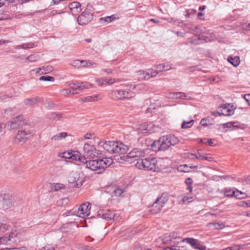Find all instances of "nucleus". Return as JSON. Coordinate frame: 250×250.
<instances>
[{
    "label": "nucleus",
    "instance_id": "nucleus-1",
    "mask_svg": "<svg viewBox=\"0 0 250 250\" xmlns=\"http://www.w3.org/2000/svg\"><path fill=\"white\" fill-rule=\"evenodd\" d=\"M121 86L126 87L125 89H119L112 90L110 93V97L114 100H130L135 97L136 94L132 91L136 88H142L143 85L141 84H133L131 83H125L121 84Z\"/></svg>",
    "mask_w": 250,
    "mask_h": 250
},
{
    "label": "nucleus",
    "instance_id": "nucleus-2",
    "mask_svg": "<svg viewBox=\"0 0 250 250\" xmlns=\"http://www.w3.org/2000/svg\"><path fill=\"white\" fill-rule=\"evenodd\" d=\"M81 163L86 165V167L92 171H97V173H102L105 168L109 167L113 163L112 159L110 157L101 159L86 160L85 158H81Z\"/></svg>",
    "mask_w": 250,
    "mask_h": 250
},
{
    "label": "nucleus",
    "instance_id": "nucleus-3",
    "mask_svg": "<svg viewBox=\"0 0 250 250\" xmlns=\"http://www.w3.org/2000/svg\"><path fill=\"white\" fill-rule=\"evenodd\" d=\"M98 145L109 153L119 154H125L128 149L127 146L121 142L113 141L105 142L101 141L98 142Z\"/></svg>",
    "mask_w": 250,
    "mask_h": 250
},
{
    "label": "nucleus",
    "instance_id": "nucleus-4",
    "mask_svg": "<svg viewBox=\"0 0 250 250\" xmlns=\"http://www.w3.org/2000/svg\"><path fill=\"white\" fill-rule=\"evenodd\" d=\"M135 160L136 161L135 166L139 169L152 171H156L159 170L157 160L155 158L137 159Z\"/></svg>",
    "mask_w": 250,
    "mask_h": 250
},
{
    "label": "nucleus",
    "instance_id": "nucleus-5",
    "mask_svg": "<svg viewBox=\"0 0 250 250\" xmlns=\"http://www.w3.org/2000/svg\"><path fill=\"white\" fill-rule=\"evenodd\" d=\"M83 156L81 157L86 159L94 158L101 154L100 151L96 149L94 145L89 142L85 143L83 146Z\"/></svg>",
    "mask_w": 250,
    "mask_h": 250
},
{
    "label": "nucleus",
    "instance_id": "nucleus-6",
    "mask_svg": "<svg viewBox=\"0 0 250 250\" xmlns=\"http://www.w3.org/2000/svg\"><path fill=\"white\" fill-rule=\"evenodd\" d=\"M158 74V71L153 69L139 70L136 72V76L140 81L147 80L151 78L155 77Z\"/></svg>",
    "mask_w": 250,
    "mask_h": 250
},
{
    "label": "nucleus",
    "instance_id": "nucleus-7",
    "mask_svg": "<svg viewBox=\"0 0 250 250\" xmlns=\"http://www.w3.org/2000/svg\"><path fill=\"white\" fill-rule=\"evenodd\" d=\"M157 127L152 123H143L140 124L137 127L139 134H142L144 135L147 134H151L156 131Z\"/></svg>",
    "mask_w": 250,
    "mask_h": 250
},
{
    "label": "nucleus",
    "instance_id": "nucleus-8",
    "mask_svg": "<svg viewBox=\"0 0 250 250\" xmlns=\"http://www.w3.org/2000/svg\"><path fill=\"white\" fill-rule=\"evenodd\" d=\"M32 133L28 129L19 130L15 139L16 143L21 145L23 144L31 136Z\"/></svg>",
    "mask_w": 250,
    "mask_h": 250
},
{
    "label": "nucleus",
    "instance_id": "nucleus-9",
    "mask_svg": "<svg viewBox=\"0 0 250 250\" xmlns=\"http://www.w3.org/2000/svg\"><path fill=\"white\" fill-rule=\"evenodd\" d=\"M93 19V15L90 9L86 8L78 18V22L80 25L86 24Z\"/></svg>",
    "mask_w": 250,
    "mask_h": 250
},
{
    "label": "nucleus",
    "instance_id": "nucleus-10",
    "mask_svg": "<svg viewBox=\"0 0 250 250\" xmlns=\"http://www.w3.org/2000/svg\"><path fill=\"white\" fill-rule=\"evenodd\" d=\"M98 215L106 220H117L120 218L118 212L111 210L100 211Z\"/></svg>",
    "mask_w": 250,
    "mask_h": 250
},
{
    "label": "nucleus",
    "instance_id": "nucleus-11",
    "mask_svg": "<svg viewBox=\"0 0 250 250\" xmlns=\"http://www.w3.org/2000/svg\"><path fill=\"white\" fill-rule=\"evenodd\" d=\"M81 173L79 172H73L69 175L68 178V182L72 184V188H80L82 185L80 181Z\"/></svg>",
    "mask_w": 250,
    "mask_h": 250
},
{
    "label": "nucleus",
    "instance_id": "nucleus-12",
    "mask_svg": "<svg viewBox=\"0 0 250 250\" xmlns=\"http://www.w3.org/2000/svg\"><path fill=\"white\" fill-rule=\"evenodd\" d=\"M91 204L89 202L82 204L79 208L77 216L84 218L87 217L90 213Z\"/></svg>",
    "mask_w": 250,
    "mask_h": 250
},
{
    "label": "nucleus",
    "instance_id": "nucleus-13",
    "mask_svg": "<svg viewBox=\"0 0 250 250\" xmlns=\"http://www.w3.org/2000/svg\"><path fill=\"white\" fill-rule=\"evenodd\" d=\"M0 197L2 199V208L4 209H7L12 206L14 203V198L11 194H1Z\"/></svg>",
    "mask_w": 250,
    "mask_h": 250
},
{
    "label": "nucleus",
    "instance_id": "nucleus-14",
    "mask_svg": "<svg viewBox=\"0 0 250 250\" xmlns=\"http://www.w3.org/2000/svg\"><path fill=\"white\" fill-rule=\"evenodd\" d=\"M23 118L21 116H18L13 118L9 122H7V125L11 130L17 129L23 124Z\"/></svg>",
    "mask_w": 250,
    "mask_h": 250
},
{
    "label": "nucleus",
    "instance_id": "nucleus-15",
    "mask_svg": "<svg viewBox=\"0 0 250 250\" xmlns=\"http://www.w3.org/2000/svg\"><path fill=\"white\" fill-rule=\"evenodd\" d=\"M166 201L163 197H160L153 204L150 211L152 214H156L160 212L162 208L164 207Z\"/></svg>",
    "mask_w": 250,
    "mask_h": 250
},
{
    "label": "nucleus",
    "instance_id": "nucleus-16",
    "mask_svg": "<svg viewBox=\"0 0 250 250\" xmlns=\"http://www.w3.org/2000/svg\"><path fill=\"white\" fill-rule=\"evenodd\" d=\"M63 157L66 159H70L81 162V155L77 151L65 152L63 154Z\"/></svg>",
    "mask_w": 250,
    "mask_h": 250
},
{
    "label": "nucleus",
    "instance_id": "nucleus-17",
    "mask_svg": "<svg viewBox=\"0 0 250 250\" xmlns=\"http://www.w3.org/2000/svg\"><path fill=\"white\" fill-rule=\"evenodd\" d=\"M101 99V96L100 94H97L82 98L80 101L82 103H89L96 102Z\"/></svg>",
    "mask_w": 250,
    "mask_h": 250
},
{
    "label": "nucleus",
    "instance_id": "nucleus-18",
    "mask_svg": "<svg viewBox=\"0 0 250 250\" xmlns=\"http://www.w3.org/2000/svg\"><path fill=\"white\" fill-rule=\"evenodd\" d=\"M144 155V152L143 151L138 150L137 148H134L126 155V157L127 158H137L136 159H137Z\"/></svg>",
    "mask_w": 250,
    "mask_h": 250
},
{
    "label": "nucleus",
    "instance_id": "nucleus-19",
    "mask_svg": "<svg viewBox=\"0 0 250 250\" xmlns=\"http://www.w3.org/2000/svg\"><path fill=\"white\" fill-rule=\"evenodd\" d=\"M222 110L221 112L219 113L220 114L224 116H230L233 115L234 113V110L232 109V106H229V104H225L222 106Z\"/></svg>",
    "mask_w": 250,
    "mask_h": 250
},
{
    "label": "nucleus",
    "instance_id": "nucleus-20",
    "mask_svg": "<svg viewBox=\"0 0 250 250\" xmlns=\"http://www.w3.org/2000/svg\"><path fill=\"white\" fill-rule=\"evenodd\" d=\"M155 67L156 68V70H158L159 73L171 69L172 68V64L168 62H165L163 64L157 65Z\"/></svg>",
    "mask_w": 250,
    "mask_h": 250
},
{
    "label": "nucleus",
    "instance_id": "nucleus-21",
    "mask_svg": "<svg viewBox=\"0 0 250 250\" xmlns=\"http://www.w3.org/2000/svg\"><path fill=\"white\" fill-rule=\"evenodd\" d=\"M17 233L12 232L8 237L4 236L0 237V244L1 245H8L9 242L11 241V239L15 237H16Z\"/></svg>",
    "mask_w": 250,
    "mask_h": 250
},
{
    "label": "nucleus",
    "instance_id": "nucleus-22",
    "mask_svg": "<svg viewBox=\"0 0 250 250\" xmlns=\"http://www.w3.org/2000/svg\"><path fill=\"white\" fill-rule=\"evenodd\" d=\"M172 244H177L182 241L183 239L180 236V235L175 232L169 233Z\"/></svg>",
    "mask_w": 250,
    "mask_h": 250
},
{
    "label": "nucleus",
    "instance_id": "nucleus-23",
    "mask_svg": "<svg viewBox=\"0 0 250 250\" xmlns=\"http://www.w3.org/2000/svg\"><path fill=\"white\" fill-rule=\"evenodd\" d=\"M74 85H76L77 86V88H79L80 90L84 89H89L93 86V84L87 82L75 83Z\"/></svg>",
    "mask_w": 250,
    "mask_h": 250
},
{
    "label": "nucleus",
    "instance_id": "nucleus-24",
    "mask_svg": "<svg viewBox=\"0 0 250 250\" xmlns=\"http://www.w3.org/2000/svg\"><path fill=\"white\" fill-rule=\"evenodd\" d=\"M69 7L73 13H77L81 10V4L77 1H74L69 4Z\"/></svg>",
    "mask_w": 250,
    "mask_h": 250
},
{
    "label": "nucleus",
    "instance_id": "nucleus-25",
    "mask_svg": "<svg viewBox=\"0 0 250 250\" xmlns=\"http://www.w3.org/2000/svg\"><path fill=\"white\" fill-rule=\"evenodd\" d=\"M52 189H54L55 191H66L67 190V187L63 184L61 183H55L53 184L52 185Z\"/></svg>",
    "mask_w": 250,
    "mask_h": 250
},
{
    "label": "nucleus",
    "instance_id": "nucleus-26",
    "mask_svg": "<svg viewBox=\"0 0 250 250\" xmlns=\"http://www.w3.org/2000/svg\"><path fill=\"white\" fill-rule=\"evenodd\" d=\"M160 141L161 143L163 150L167 149L170 146L167 135L163 136L160 138Z\"/></svg>",
    "mask_w": 250,
    "mask_h": 250
},
{
    "label": "nucleus",
    "instance_id": "nucleus-27",
    "mask_svg": "<svg viewBox=\"0 0 250 250\" xmlns=\"http://www.w3.org/2000/svg\"><path fill=\"white\" fill-rule=\"evenodd\" d=\"M151 146L152 149L154 151L163 150L161 143L160 141V139L158 140L154 141L151 144Z\"/></svg>",
    "mask_w": 250,
    "mask_h": 250
},
{
    "label": "nucleus",
    "instance_id": "nucleus-28",
    "mask_svg": "<svg viewBox=\"0 0 250 250\" xmlns=\"http://www.w3.org/2000/svg\"><path fill=\"white\" fill-rule=\"evenodd\" d=\"M237 27L244 30L250 31V21L248 22L243 20L240 22V24L237 25Z\"/></svg>",
    "mask_w": 250,
    "mask_h": 250
},
{
    "label": "nucleus",
    "instance_id": "nucleus-29",
    "mask_svg": "<svg viewBox=\"0 0 250 250\" xmlns=\"http://www.w3.org/2000/svg\"><path fill=\"white\" fill-rule=\"evenodd\" d=\"M167 137L170 146L177 144L179 142V138L174 135H167Z\"/></svg>",
    "mask_w": 250,
    "mask_h": 250
},
{
    "label": "nucleus",
    "instance_id": "nucleus-30",
    "mask_svg": "<svg viewBox=\"0 0 250 250\" xmlns=\"http://www.w3.org/2000/svg\"><path fill=\"white\" fill-rule=\"evenodd\" d=\"M67 134L66 132H61L58 133L53 136L51 140L52 141H59L62 140V139L65 138L67 136Z\"/></svg>",
    "mask_w": 250,
    "mask_h": 250
},
{
    "label": "nucleus",
    "instance_id": "nucleus-31",
    "mask_svg": "<svg viewBox=\"0 0 250 250\" xmlns=\"http://www.w3.org/2000/svg\"><path fill=\"white\" fill-rule=\"evenodd\" d=\"M158 241H161L163 244H172L169 233L166 234L163 237L159 238Z\"/></svg>",
    "mask_w": 250,
    "mask_h": 250
},
{
    "label": "nucleus",
    "instance_id": "nucleus-32",
    "mask_svg": "<svg viewBox=\"0 0 250 250\" xmlns=\"http://www.w3.org/2000/svg\"><path fill=\"white\" fill-rule=\"evenodd\" d=\"M208 226L209 228L220 229H223L225 226L222 222H217L209 223L208 224Z\"/></svg>",
    "mask_w": 250,
    "mask_h": 250
},
{
    "label": "nucleus",
    "instance_id": "nucleus-33",
    "mask_svg": "<svg viewBox=\"0 0 250 250\" xmlns=\"http://www.w3.org/2000/svg\"><path fill=\"white\" fill-rule=\"evenodd\" d=\"M96 138L95 134L93 132H89L86 133L81 138L82 140H94Z\"/></svg>",
    "mask_w": 250,
    "mask_h": 250
},
{
    "label": "nucleus",
    "instance_id": "nucleus-34",
    "mask_svg": "<svg viewBox=\"0 0 250 250\" xmlns=\"http://www.w3.org/2000/svg\"><path fill=\"white\" fill-rule=\"evenodd\" d=\"M182 241L187 242L194 248L198 241L192 238H187L183 239Z\"/></svg>",
    "mask_w": 250,
    "mask_h": 250
},
{
    "label": "nucleus",
    "instance_id": "nucleus-35",
    "mask_svg": "<svg viewBox=\"0 0 250 250\" xmlns=\"http://www.w3.org/2000/svg\"><path fill=\"white\" fill-rule=\"evenodd\" d=\"M194 122V121L193 120H190L189 121H184L182 124L181 127L183 129L189 128L193 125Z\"/></svg>",
    "mask_w": 250,
    "mask_h": 250
},
{
    "label": "nucleus",
    "instance_id": "nucleus-36",
    "mask_svg": "<svg viewBox=\"0 0 250 250\" xmlns=\"http://www.w3.org/2000/svg\"><path fill=\"white\" fill-rule=\"evenodd\" d=\"M40 98L36 97L25 100L24 103L26 105H32L40 101Z\"/></svg>",
    "mask_w": 250,
    "mask_h": 250
},
{
    "label": "nucleus",
    "instance_id": "nucleus-37",
    "mask_svg": "<svg viewBox=\"0 0 250 250\" xmlns=\"http://www.w3.org/2000/svg\"><path fill=\"white\" fill-rule=\"evenodd\" d=\"M96 64V63L90 60H82V67H92Z\"/></svg>",
    "mask_w": 250,
    "mask_h": 250
},
{
    "label": "nucleus",
    "instance_id": "nucleus-38",
    "mask_svg": "<svg viewBox=\"0 0 250 250\" xmlns=\"http://www.w3.org/2000/svg\"><path fill=\"white\" fill-rule=\"evenodd\" d=\"M247 197V194L235 188V198L244 199Z\"/></svg>",
    "mask_w": 250,
    "mask_h": 250
},
{
    "label": "nucleus",
    "instance_id": "nucleus-39",
    "mask_svg": "<svg viewBox=\"0 0 250 250\" xmlns=\"http://www.w3.org/2000/svg\"><path fill=\"white\" fill-rule=\"evenodd\" d=\"M34 44L33 43H24L22 45L16 46L15 47V48L16 49H20L21 48L28 49L32 48Z\"/></svg>",
    "mask_w": 250,
    "mask_h": 250
},
{
    "label": "nucleus",
    "instance_id": "nucleus-40",
    "mask_svg": "<svg viewBox=\"0 0 250 250\" xmlns=\"http://www.w3.org/2000/svg\"><path fill=\"white\" fill-rule=\"evenodd\" d=\"M82 60H74L71 61V65L76 68H80L82 67Z\"/></svg>",
    "mask_w": 250,
    "mask_h": 250
},
{
    "label": "nucleus",
    "instance_id": "nucleus-41",
    "mask_svg": "<svg viewBox=\"0 0 250 250\" xmlns=\"http://www.w3.org/2000/svg\"><path fill=\"white\" fill-rule=\"evenodd\" d=\"M186 184L187 185L188 187L187 188L189 192H191L192 191V187L191 186L192 183V180L190 178H188L185 181Z\"/></svg>",
    "mask_w": 250,
    "mask_h": 250
},
{
    "label": "nucleus",
    "instance_id": "nucleus-42",
    "mask_svg": "<svg viewBox=\"0 0 250 250\" xmlns=\"http://www.w3.org/2000/svg\"><path fill=\"white\" fill-rule=\"evenodd\" d=\"M74 83H72L68 84L71 88L70 90H71L72 95L78 94L79 93V91H80L79 88H77V86L76 85H74Z\"/></svg>",
    "mask_w": 250,
    "mask_h": 250
},
{
    "label": "nucleus",
    "instance_id": "nucleus-43",
    "mask_svg": "<svg viewBox=\"0 0 250 250\" xmlns=\"http://www.w3.org/2000/svg\"><path fill=\"white\" fill-rule=\"evenodd\" d=\"M173 97L176 99H185L186 97V94L183 92H178L173 94Z\"/></svg>",
    "mask_w": 250,
    "mask_h": 250
},
{
    "label": "nucleus",
    "instance_id": "nucleus-44",
    "mask_svg": "<svg viewBox=\"0 0 250 250\" xmlns=\"http://www.w3.org/2000/svg\"><path fill=\"white\" fill-rule=\"evenodd\" d=\"M201 142L203 144H208L209 146H214V143L211 139L204 138L201 140Z\"/></svg>",
    "mask_w": 250,
    "mask_h": 250
},
{
    "label": "nucleus",
    "instance_id": "nucleus-45",
    "mask_svg": "<svg viewBox=\"0 0 250 250\" xmlns=\"http://www.w3.org/2000/svg\"><path fill=\"white\" fill-rule=\"evenodd\" d=\"M40 81H50L54 82V78L53 77L49 76H43L39 78Z\"/></svg>",
    "mask_w": 250,
    "mask_h": 250
},
{
    "label": "nucleus",
    "instance_id": "nucleus-46",
    "mask_svg": "<svg viewBox=\"0 0 250 250\" xmlns=\"http://www.w3.org/2000/svg\"><path fill=\"white\" fill-rule=\"evenodd\" d=\"M123 192L124 190L118 188H115L113 191V195L115 196H120Z\"/></svg>",
    "mask_w": 250,
    "mask_h": 250
},
{
    "label": "nucleus",
    "instance_id": "nucleus-47",
    "mask_svg": "<svg viewBox=\"0 0 250 250\" xmlns=\"http://www.w3.org/2000/svg\"><path fill=\"white\" fill-rule=\"evenodd\" d=\"M95 82L99 85L102 86L103 84H107L106 83V78H100V79H96L95 80Z\"/></svg>",
    "mask_w": 250,
    "mask_h": 250
},
{
    "label": "nucleus",
    "instance_id": "nucleus-48",
    "mask_svg": "<svg viewBox=\"0 0 250 250\" xmlns=\"http://www.w3.org/2000/svg\"><path fill=\"white\" fill-rule=\"evenodd\" d=\"M193 197L190 196H184L182 199L183 204L190 203L193 201Z\"/></svg>",
    "mask_w": 250,
    "mask_h": 250
},
{
    "label": "nucleus",
    "instance_id": "nucleus-49",
    "mask_svg": "<svg viewBox=\"0 0 250 250\" xmlns=\"http://www.w3.org/2000/svg\"><path fill=\"white\" fill-rule=\"evenodd\" d=\"M194 249L197 250H205L206 247L205 246L202 245L199 241H198Z\"/></svg>",
    "mask_w": 250,
    "mask_h": 250
},
{
    "label": "nucleus",
    "instance_id": "nucleus-50",
    "mask_svg": "<svg viewBox=\"0 0 250 250\" xmlns=\"http://www.w3.org/2000/svg\"><path fill=\"white\" fill-rule=\"evenodd\" d=\"M121 81L119 79H108L106 78V83L107 84H112L115 83H118L120 82Z\"/></svg>",
    "mask_w": 250,
    "mask_h": 250
},
{
    "label": "nucleus",
    "instance_id": "nucleus-51",
    "mask_svg": "<svg viewBox=\"0 0 250 250\" xmlns=\"http://www.w3.org/2000/svg\"><path fill=\"white\" fill-rule=\"evenodd\" d=\"M156 108V106L155 104H151L149 105V107L147 108L146 111L147 113H151L152 111L155 109Z\"/></svg>",
    "mask_w": 250,
    "mask_h": 250
},
{
    "label": "nucleus",
    "instance_id": "nucleus-52",
    "mask_svg": "<svg viewBox=\"0 0 250 250\" xmlns=\"http://www.w3.org/2000/svg\"><path fill=\"white\" fill-rule=\"evenodd\" d=\"M196 158L198 159L201 160H206L208 161H211L212 160V158L210 157H205L202 156L201 155H198L196 156Z\"/></svg>",
    "mask_w": 250,
    "mask_h": 250
},
{
    "label": "nucleus",
    "instance_id": "nucleus-53",
    "mask_svg": "<svg viewBox=\"0 0 250 250\" xmlns=\"http://www.w3.org/2000/svg\"><path fill=\"white\" fill-rule=\"evenodd\" d=\"M43 69V68H37L36 69L33 70L32 71H35L36 74L37 75H42V74H45V72L42 71Z\"/></svg>",
    "mask_w": 250,
    "mask_h": 250
},
{
    "label": "nucleus",
    "instance_id": "nucleus-54",
    "mask_svg": "<svg viewBox=\"0 0 250 250\" xmlns=\"http://www.w3.org/2000/svg\"><path fill=\"white\" fill-rule=\"evenodd\" d=\"M26 60H28L29 62H34L38 60V57L37 56H35L34 55H31L30 56H29L27 58Z\"/></svg>",
    "mask_w": 250,
    "mask_h": 250
},
{
    "label": "nucleus",
    "instance_id": "nucleus-55",
    "mask_svg": "<svg viewBox=\"0 0 250 250\" xmlns=\"http://www.w3.org/2000/svg\"><path fill=\"white\" fill-rule=\"evenodd\" d=\"M61 93L63 95L65 96L69 95L71 93L72 94L71 90L69 89H63L62 90Z\"/></svg>",
    "mask_w": 250,
    "mask_h": 250
},
{
    "label": "nucleus",
    "instance_id": "nucleus-56",
    "mask_svg": "<svg viewBox=\"0 0 250 250\" xmlns=\"http://www.w3.org/2000/svg\"><path fill=\"white\" fill-rule=\"evenodd\" d=\"M225 195L227 196L232 197L234 195V190L229 189L228 190H227L225 192Z\"/></svg>",
    "mask_w": 250,
    "mask_h": 250
},
{
    "label": "nucleus",
    "instance_id": "nucleus-57",
    "mask_svg": "<svg viewBox=\"0 0 250 250\" xmlns=\"http://www.w3.org/2000/svg\"><path fill=\"white\" fill-rule=\"evenodd\" d=\"M7 228L8 226L6 224L0 223V231L4 232L7 229Z\"/></svg>",
    "mask_w": 250,
    "mask_h": 250
},
{
    "label": "nucleus",
    "instance_id": "nucleus-58",
    "mask_svg": "<svg viewBox=\"0 0 250 250\" xmlns=\"http://www.w3.org/2000/svg\"><path fill=\"white\" fill-rule=\"evenodd\" d=\"M234 123L233 122H228L226 124H222V125L223 126L224 128L227 127V128H230L232 126H233Z\"/></svg>",
    "mask_w": 250,
    "mask_h": 250
},
{
    "label": "nucleus",
    "instance_id": "nucleus-59",
    "mask_svg": "<svg viewBox=\"0 0 250 250\" xmlns=\"http://www.w3.org/2000/svg\"><path fill=\"white\" fill-rule=\"evenodd\" d=\"M0 250H25V247L14 248H5L2 249Z\"/></svg>",
    "mask_w": 250,
    "mask_h": 250
},
{
    "label": "nucleus",
    "instance_id": "nucleus-60",
    "mask_svg": "<svg viewBox=\"0 0 250 250\" xmlns=\"http://www.w3.org/2000/svg\"><path fill=\"white\" fill-rule=\"evenodd\" d=\"M244 99L248 103V104L250 105V94L244 95Z\"/></svg>",
    "mask_w": 250,
    "mask_h": 250
},
{
    "label": "nucleus",
    "instance_id": "nucleus-61",
    "mask_svg": "<svg viewBox=\"0 0 250 250\" xmlns=\"http://www.w3.org/2000/svg\"><path fill=\"white\" fill-rule=\"evenodd\" d=\"M114 19H115V18H114L113 17V16H108L107 17L104 18V20L105 21L109 23V22H110L112 21H114Z\"/></svg>",
    "mask_w": 250,
    "mask_h": 250
},
{
    "label": "nucleus",
    "instance_id": "nucleus-62",
    "mask_svg": "<svg viewBox=\"0 0 250 250\" xmlns=\"http://www.w3.org/2000/svg\"><path fill=\"white\" fill-rule=\"evenodd\" d=\"M162 250H180L179 247L175 246H172L169 247H167L163 249Z\"/></svg>",
    "mask_w": 250,
    "mask_h": 250
},
{
    "label": "nucleus",
    "instance_id": "nucleus-63",
    "mask_svg": "<svg viewBox=\"0 0 250 250\" xmlns=\"http://www.w3.org/2000/svg\"><path fill=\"white\" fill-rule=\"evenodd\" d=\"M200 124L204 126H207L208 125L207 120L205 118L202 119L200 121Z\"/></svg>",
    "mask_w": 250,
    "mask_h": 250
},
{
    "label": "nucleus",
    "instance_id": "nucleus-64",
    "mask_svg": "<svg viewBox=\"0 0 250 250\" xmlns=\"http://www.w3.org/2000/svg\"><path fill=\"white\" fill-rule=\"evenodd\" d=\"M41 250H55L54 248L51 247L49 246H45L43 247Z\"/></svg>",
    "mask_w": 250,
    "mask_h": 250
}]
</instances>
